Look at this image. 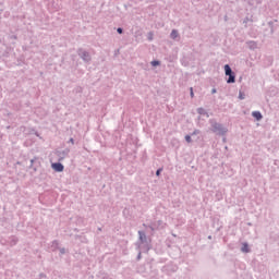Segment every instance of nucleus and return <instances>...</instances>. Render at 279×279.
<instances>
[{
    "instance_id": "25",
    "label": "nucleus",
    "mask_w": 279,
    "mask_h": 279,
    "mask_svg": "<svg viewBox=\"0 0 279 279\" xmlns=\"http://www.w3.org/2000/svg\"><path fill=\"white\" fill-rule=\"evenodd\" d=\"M215 93H217V89H216V88H213V89H211V94L215 95Z\"/></svg>"
},
{
    "instance_id": "16",
    "label": "nucleus",
    "mask_w": 279,
    "mask_h": 279,
    "mask_svg": "<svg viewBox=\"0 0 279 279\" xmlns=\"http://www.w3.org/2000/svg\"><path fill=\"white\" fill-rule=\"evenodd\" d=\"M252 21V19H250V17H245L244 20H243V24L244 25H247V23H250Z\"/></svg>"
},
{
    "instance_id": "12",
    "label": "nucleus",
    "mask_w": 279,
    "mask_h": 279,
    "mask_svg": "<svg viewBox=\"0 0 279 279\" xmlns=\"http://www.w3.org/2000/svg\"><path fill=\"white\" fill-rule=\"evenodd\" d=\"M144 226V228H148V230H150V231H153V232H155L156 231V223H153V225H143Z\"/></svg>"
},
{
    "instance_id": "5",
    "label": "nucleus",
    "mask_w": 279,
    "mask_h": 279,
    "mask_svg": "<svg viewBox=\"0 0 279 279\" xmlns=\"http://www.w3.org/2000/svg\"><path fill=\"white\" fill-rule=\"evenodd\" d=\"M51 167L58 173H62V171H64V165H62L60 162H54V163L51 165Z\"/></svg>"
},
{
    "instance_id": "14",
    "label": "nucleus",
    "mask_w": 279,
    "mask_h": 279,
    "mask_svg": "<svg viewBox=\"0 0 279 279\" xmlns=\"http://www.w3.org/2000/svg\"><path fill=\"white\" fill-rule=\"evenodd\" d=\"M238 98H239L241 101H243V99H245V93H243L242 90H240Z\"/></svg>"
},
{
    "instance_id": "4",
    "label": "nucleus",
    "mask_w": 279,
    "mask_h": 279,
    "mask_svg": "<svg viewBox=\"0 0 279 279\" xmlns=\"http://www.w3.org/2000/svg\"><path fill=\"white\" fill-rule=\"evenodd\" d=\"M69 154H71V149L69 148H65L63 150H57V156L59 160H64L66 156H69Z\"/></svg>"
},
{
    "instance_id": "8",
    "label": "nucleus",
    "mask_w": 279,
    "mask_h": 279,
    "mask_svg": "<svg viewBox=\"0 0 279 279\" xmlns=\"http://www.w3.org/2000/svg\"><path fill=\"white\" fill-rule=\"evenodd\" d=\"M252 117H254L256 121H260V119H263V113H260V111H253Z\"/></svg>"
},
{
    "instance_id": "20",
    "label": "nucleus",
    "mask_w": 279,
    "mask_h": 279,
    "mask_svg": "<svg viewBox=\"0 0 279 279\" xmlns=\"http://www.w3.org/2000/svg\"><path fill=\"white\" fill-rule=\"evenodd\" d=\"M117 32H118V34H123V28L118 27V28H117Z\"/></svg>"
},
{
    "instance_id": "1",
    "label": "nucleus",
    "mask_w": 279,
    "mask_h": 279,
    "mask_svg": "<svg viewBox=\"0 0 279 279\" xmlns=\"http://www.w3.org/2000/svg\"><path fill=\"white\" fill-rule=\"evenodd\" d=\"M209 124L211 125V132L217 134V136H226V134H228V128L215 121V119H210Z\"/></svg>"
},
{
    "instance_id": "30",
    "label": "nucleus",
    "mask_w": 279,
    "mask_h": 279,
    "mask_svg": "<svg viewBox=\"0 0 279 279\" xmlns=\"http://www.w3.org/2000/svg\"><path fill=\"white\" fill-rule=\"evenodd\" d=\"M161 223H162V221L159 220V221H158V226H160Z\"/></svg>"
},
{
    "instance_id": "22",
    "label": "nucleus",
    "mask_w": 279,
    "mask_h": 279,
    "mask_svg": "<svg viewBox=\"0 0 279 279\" xmlns=\"http://www.w3.org/2000/svg\"><path fill=\"white\" fill-rule=\"evenodd\" d=\"M69 143H71L72 145H74V144H75V140H73V137H71V138L69 140Z\"/></svg>"
},
{
    "instance_id": "29",
    "label": "nucleus",
    "mask_w": 279,
    "mask_h": 279,
    "mask_svg": "<svg viewBox=\"0 0 279 279\" xmlns=\"http://www.w3.org/2000/svg\"><path fill=\"white\" fill-rule=\"evenodd\" d=\"M13 245H16V240H13V243H12Z\"/></svg>"
},
{
    "instance_id": "11",
    "label": "nucleus",
    "mask_w": 279,
    "mask_h": 279,
    "mask_svg": "<svg viewBox=\"0 0 279 279\" xmlns=\"http://www.w3.org/2000/svg\"><path fill=\"white\" fill-rule=\"evenodd\" d=\"M178 36H180V34L178 33V29H172V32L170 34V38H172V40H175V38H178Z\"/></svg>"
},
{
    "instance_id": "9",
    "label": "nucleus",
    "mask_w": 279,
    "mask_h": 279,
    "mask_svg": "<svg viewBox=\"0 0 279 279\" xmlns=\"http://www.w3.org/2000/svg\"><path fill=\"white\" fill-rule=\"evenodd\" d=\"M246 45H247L248 49H252V50H254L258 47V44H256V41H252V40L247 41Z\"/></svg>"
},
{
    "instance_id": "24",
    "label": "nucleus",
    "mask_w": 279,
    "mask_h": 279,
    "mask_svg": "<svg viewBox=\"0 0 279 279\" xmlns=\"http://www.w3.org/2000/svg\"><path fill=\"white\" fill-rule=\"evenodd\" d=\"M190 90H191V97H195V94L193 93V87H191Z\"/></svg>"
},
{
    "instance_id": "19",
    "label": "nucleus",
    "mask_w": 279,
    "mask_h": 279,
    "mask_svg": "<svg viewBox=\"0 0 279 279\" xmlns=\"http://www.w3.org/2000/svg\"><path fill=\"white\" fill-rule=\"evenodd\" d=\"M60 254H66V248L64 247L60 248Z\"/></svg>"
},
{
    "instance_id": "15",
    "label": "nucleus",
    "mask_w": 279,
    "mask_h": 279,
    "mask_svg": "<svg viewBox=\"0 0 279 279\" xmlns=\"http://www.w3.org/2000/svg\"><path fill=\"white\" fill-rule=\"evenodd\" d=\"M151 66H160V61L154 60L150 62Z\"/></svg>"
},
{
    "instance_id": "31",
    "label": "nucleus",
    "mask_w": 279,
    "mask_h": 279,
    "mask_svg": "<svg viewBox=\"0 0 279 279\" xmlns=\"http://www.w3.org/2000/svg\"><path fill=\"white\" fill-rule=\"evenodd\" d=\"M208 239H213V235H209Z\"/></svg>"
},
{
    "instance_id": "13",
    "label": "nucleus",
    "mask_w": 279,
    "mask_h": 279,
    "mask_svg": "<svg viewBox=\"0 0 279 279\" xmlns=\"http://www.w3.org/2000/svg\"><path fill=\"white\" fill-rule=\"evenodd\" d=\"M98 279H110V276H108L106 272H99Z\"/></svg>"
},
{
    "instance_id": "28",
    "label": "nucleus",
    "mask_w": 279,
    "mask_h": 279,
    "mask_svg": "<svg viewBox=\"0 0 279 279\" xmlns=\"http://www.w3.org/2000/svg\"><path fill=\"white\" fill-rule=\"evenodd\" d=\"M52 245L58 246V241H53V242H52Z\"/></svg>"
},
{
    "instance_id": "21",
    "label": "nucleus",
    "mask_w": 279,
    "mask_h": 279,
    "mask_svg": "<svg viewBox=\"0 0 279 279\" xmlns=\"http://www.w3.org/2000/svg\"><path fill=\"white\" fill-rule=\"evenodd\" d=\"M197 134H199V130H195V131L192 133V136H195V135H197Z\"/></svg>"
},
{
    "instance_id": "3",
    "label": "nucleus",
    "mask_w": 279,
    "mask_h": 279,
    "mask_svg": "<svg viewBox=\"0 0 279 279\" xmlns=\"http://www.w3.org/2000/svg\"><path fill=\"white\" fill-rule=\"evenodd\" d=\"M77 54L83 60V62H86L87 64H88V62H90V60H93V58L90 57V52H88L82 48L77 50Z\"/></svg>"
},
{
    "instance_id": "18",
    "label": "nucleus",
    "mask_w": 279,
    "mask_h": 279,
    "mask_svg": "<svg viewBox=\"0 0 279 279\" xmlns=\"http://www.w3.org/2000/svg\"><path fill=\"white\" fill-rule=\"evenodd\" d=\"M160 173H162V168H159V169L156 171V175H160Z\"/></svg>"
},
{
    "instance_id": "2",
    "label": "nucleus",
    "mask_w": 279,
    "mask_h": 279,
    "mask_svg": "<svg viewBox=\"0 0 279 279\" xmlns=\"http://www.w3.org/2000/svg\"><path fill=\"white\" fill-rule=\"evenodd\" d=\"M225 75L228 76L227 84H234L236 82V75L232 71V68H230V64L225 65Z\"/></svg>"
},
{
    "instance_id": "10",
    "label": "nucleus",
    "mask_w": 279,
    "mask_h": 279,
    "mask_svg": "<svg viewBox=\"0 0 279 279\" xmlns=\"http://www.w3.org/2000/svg\"><path fill=\"white\" fill-rule=\"evenodd\" d=\"M197 113L198 114H203L204 117H210L209 114H208V112H206V109L205 108H198L197 109Z\"/></svg>"
},
{
    "instance_id": "17",
    "label": "nucleus",
    "mask_w": 279,
    "mask_h": 279,
    "mask_svg": "<svg viewBox=\"0 0 279 279\" xmlns=\"http://www.w3.org/2000/svg\"><path fill=\"white\" fill-rule=\"evenodd\" d=\"M185 141H186V143H192V138H191V135H185Z\"/></svg>"
},
{
    "instance_id": "7",
    "label": "nucleus",
    "mask_w": 279,
    "mask_h": 279,
    "mask_svg": "<svg viewBox=\"0 0 279 279\" xmlns=\"http://www.w3.org/2000/svg\"><path fill=\"white\" fill-rule=\"evenodd\" d=\"M241 252L243 254H250V244L247 242L242 243Z\"/></svg>"
},
{
    "instance_id": "27",
    "label": "nucleus",
    "mask_w": 279,
    "mask_h": 279,
    "mask_svg": "<svg viewBox=\"0 0 279 279\" xmlns=\"http://www.w3.org/2000/svg\"><path fill=\"white\" fill-rule=\"evenodd\" d=\"M31 167H34V159H31Z\"/></svg>"
},
{
    "instance_id": "23",
    "label": "nucleus",
    "mask_w": 279,
    "mask_h": 279,
    "mask_svg": "<svg viewBox=\"0 0 279 279\" xmlns=\"http://www.w3.org/2000/svg\"><path fill=\"white\" fill-rule=\"evenodd\" d=\"M137 260H141V258H142V253H141V251L138 252V254H137Z\"/></svg>"
},
{
    "instance_id": "6",
    "label": "nucleus",
    "mask_w": 279,
    "mask_h": 279,
    "mask_svg": "<svg viewBox=\"0 0 279 279\" xmlns=\"http://www.w3.org/2000/svg\"><path fill=\"white\" fill-rule=\"evenodd\" d=\"M137 234L141 243H147V234H145V231H138Z\"/></svg>"
},
{
    "instance_id": "26",
    "label": "nucleus",
    "mask_w": 279,
    "mask_h": 279,
    "mask_svg": "<svg viewBox=\"0 0 279 279\" xmlns=\"http://www.w3.org/2000/svg\"><path fill=\"white\" fill-rule=\"evenodd\" d=\"M39 276H40V278H47V276L45 274H40Z\"/></svg>"
}]
</instances>
